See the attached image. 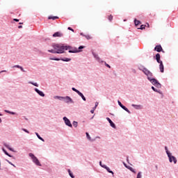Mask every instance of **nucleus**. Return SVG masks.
<instances>
[{"label":"nucleus","instance_id":"1","mask_svg":"<svg viewBox=\"0 0 178 178\" xmlns=\"http://www.w3.org/2000/svg\"><path fill=\"white\" fill-rule=\"evenodd\" d=\"M52 47L54 49L48 50L51 54H65L63 51V44H53Z\"/></svg>","mask_w":178,"mask_h":178},{"label":"nucleus","instance_id":"2","mask_svg":"<svg viewBox=\"0 0 178 178\" xmlns=\"http://www.w3.org/2000/svg\"><path fill=\"white\" fill-rule=\"evenodd\" d=\"M65 51H68L69 54H79V52H80L77 47H73L70 45L63 44V52H65Z\"/></svg>","mask_w":178,"mask_h":178},{"label":"nucleus","instance_id":"3","mask_svg":"<svg viewBox=\"0 0 178 178\" xmlns=\"http://www.w3.org/2000/svg\"><path fill=\"white\" fill-rule=\"evenodd\" d=\"M165 154H167L170 163H174V164L176 165V163H177V159L172 155V153L169 151L167 146H165Z\"/></svg>","mask_w":178,"mask_h":178},{"label":"nucleus","instance_id":"4","mask_svg":"<svg viewBox=\"0 0 178 178\" xmlns=\"http://www.w3.org/2000/svg\"><path fill=\"white\" fill-rule=\"evenodd\" d=\"M148 80L152 83L156 88H162V84L159 83V81L155 78H148Z\"/></svg>","mask_w":178,"mask_h":178},{"label":"nucleus","instance_id":"5","mask_svg":"<svg viewBox=\"0 0 178 178\" xmlns=\"http://www.w3.org/2000/svg\"><path fill=\"white\" fill-rule=\"evenodd\" d=\"M29 156H30V158L32 159V162H33L36 166H42L40 160H38V158H37L34 154L29 153Z\"/></svg>","mask_w":178,"mask_h":178},{"label":"nucleus","instance_id":"6","mask_svg":"<svg viewBox=\"0 0 178 178\" xmlns=\"http://www.w3.org/2000/svg\"><path fill=\"white\" fill-rule=\"evenodd\" d=\"M49 60H57V61H59V60H62L63 62H70V60H72V58H52V57H50L49 58Z\"/></svg>","mask_w":178,"mask_h":178},{"label":"nucleus","instance_id":"7","mask_svg":"<svg viewBox=\"0 0 178 178\" xmlns=\"http://www.w3.org/2000/svg\"><path fill=\"white\" fill-rule=\"evenodd\" d=\"M63 120L66 126H68V127H73V125L72 124V122H70V120H69V118H67V117H63Z\"/></svg>","mask_w":178,"mask_h":178},{"label":"nucleus","instance_id":"8","mask_svg":"<svg viewBox=\"0 0 178 178\" xmlns=\"http://www.w3.org/2000/svg\"><path fill=\"white\" fill-rule=\"evenodd\" d=\"M144 74H145V76H147V79L148 80L149 79H151L152 77V76H154V74H152V72H151V71H149L148 69L145 68V71H143Z\"/></svg>","mask_w":178,"mask_h":178},{"label":"nucleus","instance_id":"9","mask_svg":"<svg viewBox=\"0 0 178 178\" xmlns=\"http://www.w3.org/2000/svg\"><path fill=\"white\" fill-rule=\"evenodd\" d=\"M63 101L65 104H74L73 99L69 96L64 97Z\"/></svg>","mask_w":178,"mask_h":178},{"label":"nucleus","instance_id":"10","mask_svg":"<svg viewBox=\"0 0 178 178\" xmlns=\"http://www.w3.org/2000/svg\"><path fill=\"white\" fill-rule=\"evenodd\" d=\"M92 54L93 57L95 58V59H96V60H97V62H99V63H104V60H101V58H99V56H98L97 54L92 51Z\"/></svg>","mask_w":178,"mask_h":178},{"label":"nucleus","instance_id":"11","mask_svg":"<svg viewBox=\"0 0 178 178\" xmlns=\"http://www.w3.org/2000/svg\"><path fill=\"white\" fill-rule=\"evenodd\" d=\"M155 59L157 62V63H163V62H162V60H161V54L159 53H157L156 55H155Z\"/></svg>","mask_w":178,"mask_h":178},{"label":"nucleus","instance_id":"12","mask_svg":"<svg viewBox=\"0 0 178 178\" xmlns=\"http://www.w3.org/2000/svg\"><path fill=\"white\" fill-rule=\"evenodd\" d=\"M154 51H156V52H165L163 51V49H162V46L161 44L159 45H156L155 47H154Z\"/></svg>","mask_w":178,"mask_h":178},{"label":"nucleus","instance_id":"13","mask_svg":"<svg viewBox=\"0 0 178 178\" xmlns=\"http://www.w3.org/2000/svg\"><path fill=\"white\" fill-rule=\"evenodd\" d=\"M34 90L35 91V92H37V94H38V95H40V97H45V94L44 93V92L40 90L38 88H35Z\"/></svg>","mask_w":178,"mask_h":178},{"label":"nucleus","instance_id":"14","mask_svg":"<svg viewBox=\"0 0 178 178\" xmlns=\"http://www.w3.org/2000/svg\"><path fill=\"white\" fill-rule=\"evenodd\" d=\"M106 120H108V123L110 124V126L111 127H113V129H116V124H115L114 123H113V122L112 121V120H111V118H106Z\"/></svg>","mask_w":178,"mask_h":178},{"label":"nucleus","instance_id":"15","mask_svg":"<svg viewBox=\"0 0 178 178\" xmlns=\"http://www.w3.org/2000/svg\"><path fill=\"white\" fill-rule=\"evenodd\" d=\"M3 145H4V147H6V148L9 149V151H12V152H15V149H13V148L10 147V146L8 143H4Z\"/></svg>","mask_w":178,"mask_h":178},{"label":"nucleus","instance_id":"16","mask_svg":"<svg viewBox=\"0 0 178 178\" xmlns=\"http://www.w3.org/2000/svg\"><path fill=\"white\" fill-rule=\"evenodd\" d=\"M53 37H63V33L59 32V31H57V32H55L54 34H53Z\"/></svg>","mask_w":178,"mask_h":178},{"label":"nucleus","instance_id":"17","mask_svg":"<svg viewBox=\"0 0 178 178\" xmlns=\"http://www.w3.org/2000/svg\"><path fill=\"white\" fill-rule=\"evenodd\" d=\"M131 106L135 109H143V106L140 104H131Z\"/></svg>","mask_w":178,"mask_h":178},{"label":"nucleus","instance_id":"18","mask_svg":"<svg viewBox=\"0 0 178 178\" xmlns=\"http://www.w3.org/2000/svg\"><path fill=\"white\" fill-rule=\"evenodd\" d=\"M159 69H160L161 73H163V72H165V67L163 66V63H160Z\"/></svg>","mask_w":178,"mask_h":178},{"label":"nucleus","instance_id":"19","mask_svg":"<svg viewBox=\"0 0 178 178\" xmlns=\"http://www.w3.org/2000/svg\"><path fill=\"white\" fill-rule=\"evenodd\" d=\"M127 169H129V170H130L131 172H132V173H134L136 175V173H137V172L136 171V169L133 168L131 166H126Z\"/></svg>","mask_w":178,"mask_h":178},{"label":"nucleus","instance_id":"20","mask_svg":"<svg viewBox=\"0 0 178 178\" xmlns=\"http://www.w3.org/2000/svg\"><path fill=\"white\" fill-rule=\"evenodd\" d=\"M2 151L5 154V155H7V156H9V158H13V156L8 154V152L6 151V149H5V148L3 147Z\"/></svg>","mask_w":178,"mask_h":178},{"label":"nucleus","instance_id":"21","mask_svg":"<svg viewBox=\"0 0 178 178\" xmlns=\"http://www.w3.org/2000/svg\"><path fill=\"white\" fill-rule=\"evenodd\" d=\"M35 134L39 140H40L43 143H45V140L44 138H42V137H41V136H40V134L38 132H35Z\"/></svg>","mask_w":178,"mask_h":178},{"label":"nucleus","instance_id":"22","mask_svg":"<svg viewBox=\"0 0 178 178\" xmlns=\"http://www.w3.org/2000/svg\"><path fill=\"white\" fill-rule=\"evenodd\" d=\"M78 95H79V97L82 98L83 101H87V99L81 92L79 91V92L78 93Z\"/></svg>","mask_w":178,"mask_h":178},{"label":"nucleus","instance_id":"23","mask_svg":"<svg viewBox=\"0 0 178 178\" xmlns=\"http://www.w3.org/2000/svg\"><path fill=\"white\" fill-rule=\"evenodd\" d=\"M48 19H49V20H56V19H59V17H58V16H49Z\"/></svg>","mask_w":178,"mask_h":178},{"label":"nucleus","instance_id":"24","mask_svg":"<svg viewBox=\"0 0 178 178\" xmlns=\"http://www.w3.org/2000/svg\"><path fill=\"white\" fill-rule=\"evenodd\" d=\"M121 108H122V109L125 111V112H127V113H129V115L131 113V112L129 111V108H127V107H126L124 105L123 106H122Z\"/></svg>","mask_w":178,"mask_h":178},{"label":"nucleus","instance_id":"25","mask_svg":"<svg viewBox=\"0 0 178 178\" xmlns=\"http://www.w3.org/2000/svg\"><path fill=\"white\" fill-rule=\"evenodd\" d=\"M4 112L6 113H9L10 115H17V113H16L15 112L10 111H8V110H4Z\"/></svg>","mask_w":178,"mask_h":178},{"label":"nucleus","instance_id":"26","mask_svg":"<svg viewBox=\"0 0 178 178\" xmlns=\"http://www.w3.org/2000/svg\"><path fill=\"white\" fill-rule=\"evenodd\" d=\"M65 97L54 96V99H59V101H63Z\"/></svg>","mask_w":178,"mask_h":178},{"label":"nucleus","instance_id":"27","mask_svg":"<svg viewBox=\"0 0 178 178\" xmlns=\"http://www.w3.org/2000/svg\"><path fill=\"white\" fill-rule=\"evenodd\" d=\"M134 24L136 27H137V26H138L139 24H141V22H140V20H138L137 19H134Z\"/></svg>","mask_w":178,"mask_h":178},{"label":"nucleus","instance_id":"28","mask_svg":"<svg viewBox=\"0 0 178 178\" xmlns=\"http://www.w3.org/2000/svg\"><path fill=\"white\" fill-rule=\"evenodd\" d=\"M138 69L143 73L145 69H147V67H144V65H140L138 66Z\"/></svg>","mask_w":178,"mask_h":178},{"label":"nucleus","instance_id":"29","mask_svg":"<svg viewBox=\"0 0 178 178\" xmlns=\"http://www.w3.org/2000/svg\"><path fill=\"white\" fill-rule=\"evenodd\" d=\"M29 84H32V86H34L35 87H39V85L37 83V82L29 81Z\"/></svg>","mask_w":178,"mask_h":178},{"label":"nucleus","instance_id":"30","mask_svg":"<svg viewBox=\"0 0 178 178\" xmlns=\"http://www.w3.org/2000/svg\"><path fill=\"white\" fill-rule=\"evenodd\" d=\"M67 172L71 178H74V175H73V172H72V170H70V169H68Z\"/></svg>","mask_w":178,"mask_h":178},{"label":"nucleus","instance_id":"31","mask_svg":"<svg viewBox=\"0 0 178 178\" xmlns=\"http://www.w3.org/2000/svg\"><path fill=\"white\" fill-rule=\"evenodd\" d=\"M136 178H143V172L141 171L138 172Z\"/></svg>","mask_w":178,"mask_h":178},{"label":"nucleus","instance_id":"32","mask_svg":"<svg viewBox=\"0 0 178 178\" xmlns=\"http://www.w3.org/2000/svg\"><path fill=\"white\" fill-rule=\"evenodd\" d=\"M106 170L108 173H111V175H115V173L113 172V171H112V170H111V168H109V167H107V168H106Z\"/></svg>","mask_w":178,"mask_h":178},{"label":"nucleus","instance_id":"33","mask_svg":"<svg viewBox=\"0 0 178 178\" xmlns=\"http://www.w3.org/2000/svg\"><path fill=\"white\" fill-rule=\"evenodd\" d=\"M86 134L88 140H89V141H92V140H91V136H90V134H88V132H86Z\"/></svg>","mask_w":178,"mask_h":178},{"label":"nucleus","instance_id":"34","mask_svg":"<svg viewBox=\"0 0 178 178\" xmlns=\"http://www.w3.org/2000/svg\"><path fill=\"white\" fill-rule=\"evenodd\" d=\"M85 48V46L81 45L78 47V51H79V52H81V49H84Z\"/></svg>","mask_w":178,"mask_h":178},{"label":"nucleus","instance_id":"35","mask_svg":"<svg viewBox=\"0 0 178 178\" xmlns=\"http://www.w3.org/2000/svg\"><path fill=\"white\" fill-rule=\"evenodd\" d=\"M72 124L74 127H77L79 122H77L76 121H73Z\"/></svg>","mask_w":178,"mask_h":178},{"label":"nucleus","instance_id":"36","mask_svg":"<svg viewBox=\"0 0 178 178\" xmlns=\"http://www.w3.org/2000/svg\"><path fill=\"white\" fill-rule=\"evenodd\" d=\"M72 91H74V92H76V94L80 92V90L76 89V88H72Z\"/></svg>","mask_w":178,"mask_h":178},{"label":"nucleus","instance_id":"37","mask_svg":"<svg viewBox=\"0 0 178 178\" xmlns=\"http://www.w3.org/2000/svg\"><path fill=\"white\" fill-rule=\"evenodd\" d=\"M6 162H8V163L11 165L12 166H14V168H16V165H15V164L12 163V162H10L9 160L6 159Z\"/></svg>","mask_w":178,"mask_h":178},{"label":"nucleus","instance_id":"38","mask_svg":"<svg viewBox=\"0 0 178 178\" xmlns=\"http://www.w3.org/2000/svg\"><path fill=\"white\" fill-rule=\"evenodd\" d=\"M22 131L27 133V134H30V131H29V130H27L26 129L22 128Z\"/></svg>","mask_w":178,"mask_h":178},{"label":"nucleus","instance_id":"39","mask_svg":"<svg viewBox=\"0 0 178 178\" xmlns=\"http://www.w3.org/2000/svg\"><path fill=\"white\" fill-rule=\"evenodd\" d=\"M103 63H104V65L106 67H108V69H111V65L109 64L106 63V62L104 61Z\"/></svg>","mask_w":178,"mask_h":178},{"label":"nucleus","instance_id":"40","mask_svg":"<svg viewBox=\"0 0 178 178\" xmlns=\"http://www.w3.org/2000/svg\"><path fill=\"white\" fill-rule=\"evenodd\" d=\"M145 29V25L142 24L140 25V27L139 28V30H144Z\"/></svg>","mask_w":178,"mask_h":178},{"label":"nucleus","instance_id":"41","mask_svg":"<svg viewBox=\"0 0 178 178\" xmlns=\"http://www.w3.org/2000/svg\"><path fill=\"white\" fill-rule=\"evenodd\" d=\"M99 104V103L98 102H95V106L93 107V108L95 110L97 109V106H98V105Z\"/></svg>","mask_w":178,"mask_h":178},{"label":"nucleus","instance_id":"42","mask_svg":"<svg viewBox=\"0 0 178 178\" xmlns=\"http://www.w3.org/2000/svg\"><path fill=\"white\" fill-rule=\"evenodd\" d=\"M118 104L119 105V106H120V108H122L124 105L122 104L121 102H120L119 100L118 101Z\"/></svg>","mask_w":178,"mask_h":178},{"label":"nucleus","instance_id":"43","mask_svg":"<svg viewBox=\"0 0 178 178\" xmlns=\"http://www.w3.org/2000/svg\"><path fill=\"white\" fill-rule=\"evenodd\" d=\"M113 19V16H112V15H111L110 16H108V20L109 22H112V19Z\"/></svg>","mask_w":178,"mask_h":178},{"label":"nucleus","instance_id":"44","mask_svg":"<svg viewBox=\"0 0 178 178\" xmlns=\"http://www.w3.org/2000/svg\"><path fill=\"white\" fill-rule=\"evenodd\" d=\"M84 37H86V38L87 39V40H91V36L90 35H84Z\"/></svg>","mask_w":178,"mask_h":178},{"label":"nucleus","instance_id":"45","mask_svg":"<svg viewBox=\"0 0 178 178\" xmlns=\"http://www.w3.org/2000/svg\"><path fill=\"white\" fill-rule=\"evenodd\" d=\"M156 92H158L161 95H163V93L162 92V91L161 90H157V91H156Z\"/></svg>","mask_w":178,"mask_h":178},{"label":"nucleus","instance_id":"46","mask_svg":"<svg viewBox=\"0 0 178 178\" xmlns=\"http://www.w3.org/2000/svg\"><path fill=\"white\" fill-rule=\"evenodd\" d=\"M152 90H153V91H154V92H156V91H158V89L155 88V87L152 86Z\"/></svg>","mask_w":178,"mask_h":178},{"label":"nucleus","instance_id":"47","mask_svg":"<svg viewBox=\"0 0 178 178\" xmlns=\"http://www.w3.org/2000/svg\"><path fill=\"white\" fill-rule=\"evenodd\" d=\"M67 30H70V31H72L73 33H74V29H72V27H68Z\"/></svg>","mask_w":178,"mask_h":178},{"label":"nucleus","instance_id":"48","mask_svg":"<svg viewBox=\"0 0 178 178\" xmlns=\"http://www.w3.org/2000/svg\"><path fill=\"white\" fill-rule=\"evenodd\" d=\"M102 168H103L104 169H106L108 168V166L106 165H105V164H103L102 165Z\"/></svg>","mask_w":178,"mask_h":178},{"label":"nucleus","instance_id":"49","mask_svg":"<svg viewBox=\"0 0 178 178\" xmlns=\"http://www.w3.org/2000/svg\"><path fill=\"white\" fill-rule=\"evenodd\" d=\"M14 67H17V69H20L22 67V66H20L19 65H15Z\"/></svg>","mask_w":178,"mask_h":178},{"label":"nucleus","instance_id":"50","mask_svg":"<svg viewBox=\"0 0 178 178\" xmlns=\"http://www.w3.org/2000/svg\"><path fill=\"white\" fill-rule=\"evenodd\" d=\"M20 70H22L23 72H26V70H24V68H23V67H21Z\"/></svg>","mask_w":178,"mask_h":178},{"label":"nucleus","instance_id":"51","mask_svg":"<svg viewBox=\"0 0 178 178\" xmlns=\"http://www.w3.org/2000/svg\"><path fill=\"white\" fill-rule=\"evenodd\" d=\"M94 112H95V109L92 108V109L90 111V113H94Z\"/></svg>","mask_w":178,"mask_h":178},{"label":"nucleus","instance_id":"52","mask_svg":"<svg viewBox=\"0 0 178 178\" xmlns=\"http://www.w3.org/2000/svg\"><path fill=\"white\" fill-rule=\"evenodd\" d=\"M13 21H14V22H19V19L15 18V19H13Z\"/></svg>","mask_w":178,"mask_h":178},{"label":"nucleus","instance_id":"53","mask_svg":"<svg viewBox=\"0 0 178 178\" xmlns=\"http://www.w3.org/2000/svg\"><path fill=\"white\" fill-rule=\"evenodd\" d=\"M25 120H29V118H26V116L22 117Z\"/></svg>","mask_w":178,"mask_h":178},{"label":"nucleus","instance_id":"54","mask_svg":"<svg viewBox=\"0 0 178 178\" xmlns=\"http://www.w3.org/2000/svg\"><path fill=\"white\" fill-rule=\"evenodd\" d=\"M104 164H102V161H99V165L102 168V165H103Z\"/></svg>","mask_w":178,"mask_h":178},{"label":"nucleus","instance_id":"55","mask_svg":"<svg viewBox=\"0 0 178 178\" xmlns=\"http://www.w3.org/2000/svg\"><path fill=\"white\" fill-rule=\"evenodd\" d=\"M18 29H23V26L22 25L18 26Z\"/></svg>","mask_w":178,"mask_h":178},{"label":"nucleus","instance_id":"56","mask_svg":"<svg viewBox=\"0 0 178 178\" xmlns=\"http://www.w3.org/2000/svg\"><path fill=\"white\" fill-rule=\"evenodd\" d=\"M80 35H82L83 37H84V35H84V33H81Z\"/></svg>","mask_w":178,"mask_h":178},{"label":"nucleus","instance_id":"57","mask_svg":"<svg viewBox=\"0 0 178 178\" xmlns=\"http://www.w3.org/2000/svg\"><path fill=\"white\" fill-rule=\"evenodd\" d=\"M6 72V70H3V71L0 72V74H1V73H3V72Z\"/></svg>","mask_w":178,"mask_h":178},{"label":"nucleus","instance_id":"58","mask_svg":"<svg viewBox=\"0 0 178 178\" xmlns=\"http://www.w3.org/2000/svg\"><path fill=\"white\" fill-rule=\"evenodd\" d=\"M124 165L125 166V168L126 166H128L127 164H126L125 163H124Z\"/></svg>","mask_w":178,"mask_h":178},{"label":"nucleus","instance_id":"59","mask_svg":"<svg viewBox=\"0 0 178 178\" xmlns=\"http://www.w3.org/2000/svg\"><path fill=\"white\" fill-rule=\"evenodd\" d=\"M0 123H2V119L0 118Z\"/></svg>","mask_w":178,"mask_h":178},{"label":"nucleus","instance_id":"60","mask_svg":"<svg viewBox=\"0 0 178 178\" xmlns=\"http://www.w3.org/2000/svg\"><path fill=\"white\" fill-rule=\"evenodd\" d=\"M0 170H2V168H1V161H0Z\"/></svg>","mask_w":178,"mask_h":178},{"label":"nucleus","instance_id":"61","mask_svg":"<svg viewBox=\"0 0 178 178\" xmlns=\"http://www.w3.org/2000/svg\"><path fill=\"white\" fill-rule=\"evenodd\" d=\"M0 116H3V115L2 113H0Z\"/></svg>","mask_w":178,"mask_h":178},{"label":"nucleus","instance_id":"62","mask_svg":"<svg viewBox=\"0 0 178 178\" xmlns=\"http://www.w3.org/2000/svg\"><path fill=\"white\" fill-rule=\"evenodd\" d=\"M155 168H156V169H158V166L157 165H156Z\"/></svg>","mask_w":178,"mask_h":178},{"label":"nucleus","instance_id":"63","mask_svg":"<svg viewBox=\"0 0 178 178\" xmlns=\"http://www.w3.org/2000/svg\"><path fill=\"white\" fill-rule=\"evenodd\" d=\"M19 24H23V22H19Z\"/></svg>","mask_w":178,"mask_h":178},{"label":"nucleus","instance_id":"64","mask_svg":"<svg viewBox=\"0 0 178 178\" xmlns=\"http://www.w3.org/2000/svg\"><path fill=\"white\" fill-rule=\"evenodd\" d=\"M91 119H94V117H92Z\"/></svg>","mask_w":178,"mask_h":178}]
</instances>
